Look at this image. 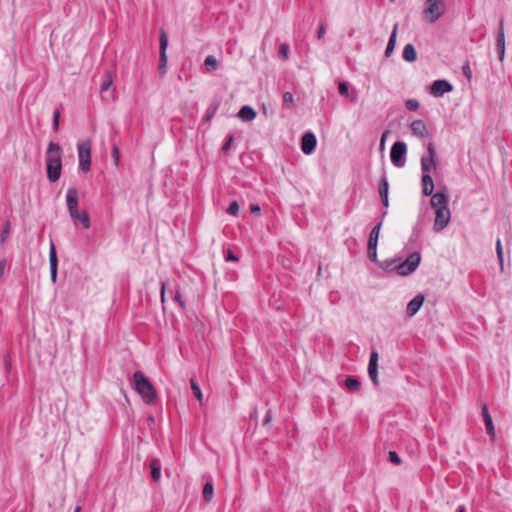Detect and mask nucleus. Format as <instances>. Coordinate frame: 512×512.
Returning <instances> with one entry per match:
<instances>
[{
  "label": "nucleus",
  "mask_w": 512,
  "mask_h": 512,
  "mask_svg": "<svg viewBox=\"0 0 512 512\" xmlns=\"http://www.w3.org/2000/svg\"><path fill=\"white\" fill-rule=\"evenodd\" d=\"M218 65V60L212 55L207 56L204 60V66L208 71L217 69Z\"/></svg>",
  "instance_id": "c85d7f7f"
},
{
  "label": "nucleus",
  "mask_w": 512,
  "mask_h": 512,
  "mask_svg": "<svg viewBox=\"0 0 512 512\" xmlns=\"http://www.w3.org/2000/svg\"><path fill=\"white\" fill-rule=\"evenodd\" d=\"M386 134H387V133L385 132V133H383V135H382V138H381V147H384V142H385Z\"/></svg>",
  "instance_id": "13d9d810"
},
{
  "label": "nucleus",
  "mask_w": 512,
  "mask_h": 512,
  "mask_svg": "<svg viewBox=\"0 0 512 512\" xmlns=\"http://www.w3.org/2000/svg\"><path fill=\"white\" fill-rule=\"evenodd\" d=\"M453 90L452 84L444 79L435 80L430 86V94L435 97H441Z\"/></svg>",
  "instance_id": "9d476101"
},
{
  "label": "nucleus",
  "mask_w": 512,
  "mask_h": 512,
  "mask_svg": "<svg viewBox=\"0 0 512 512\" xmlns=\"http://www.w3.org/2000/svg\"><path fill=\"white\" fill-rule=\"evenodd\" d=\"M378 352L376 350H372L370 353L369 363H368V375L371 381L375 386L379 384L378 381Z\"/></svg>",
  "instance_id": "9b49d317"
},
{
  "label": "nucleus",
  "mask_w": 512,
  "mask_h": 512,
  "mask_svg": "<svg viewBox=\"0 0 512 512\" xmlns=\"http://www.w3.org/2000/svg\"><path fill=\"white\" fill-rule=\"evenodd\" d=\"M49 264H50L51 280L53 283H55L56 279H57L58 259H57L56 247H55V244L53 241L50 242Z\"/></svg>",
  "instance_id": "2eb2a0df"
},
{
  "label": "nucleus",
  "mask_w": 512,
  "mask_h": 512,
  "mask_svg": "<svg viewBox=\"0 0 512 512\" xmlns=\"http://www.w3.org/2000/svg\"><path fill=\"white\" fill-rule=\"evenodd\" d=\"M324 33H325V24L321 23L319 30H318V35H317L319 40H321L323 38Z\"/></svg>",
  "instance_id": "603ef678"
},
{
  "label": "nucleus",
  "mask_w": 512,
  "mask_h": 512,
  "mask_svg": "<svg viewBox=\"0 0 512 512\" xmlns=\"http://www.w3.org/2000/svg\"><path fill=\"white\" fill-rule=\"evenodd\" d=\"M159 64H158V70L161 75H164L166 73L167 68V46H168V37L166 32L161 29L159 33Z\"/></svg>",
  "instance_id": "6e6552de"
},
{
  "label": "nucleus",
  "mask_w": 512,
  "mask_h": 512,
  "mask_svg": "<svg viewBox=\"0 0 512 512\" xmlns=\"http://www.w3.org/2000/svg\"><path fill=\"white\" fill-rule=\"evenodd\" d=\"M421 261L420 253H411L402 263L395 266V270L401 276H407L414 272Z\"/></svg>",
  "instance_id": "39448f33"
},
{
  "label": "nucleus",
  "mask_w": 512,
  "mask_h": 512,
  "mask_svg": "<svg viewBox=\"0 0 512 512\" xmlns=\"http://www.w3.org/2000/svg\"><path fill=\"white\" fill-rule=\"evenodd\" d=\"M496 50L500 61H503L505 56V34H504V20L501 19L496 35Z\"/></svg>",
  "instance_id": "4468645a"
},
{
  "label": "nucleus",
  "mask_w": 512,
  "mask_h": 512,
  "mask_svg": "<svg viewBox=\"0 0 512 512\" xmlns=\"http://www.w3.org/2000/svg\"><path fill=\"white\" fill-rule=\"evenodd\" d=\"M405 106L409 111H416L419 108V102L416 99H409L406 101Z\"/></svg>",
  "instance_id": "e433bc0d"
},
{
  "label": "nucleus",
  "mask_w": 512,
  "mask_h": 512,
  "mask_svg": "<svg viewBox=\"0 0 512 512\" xmlns=\"http://www.w3.org/2000/svg\"><path fill=\"white\" fill-rule=\"evenodd\" d=\"M250 211H251L252 213L259 212V211H260V207H259L258 205H256V204H252V205L250 206Z\"/></svg>",
  "instance_id": "6e6d98bb"
},
{
  "label": "nucleus",
  "mask_w": 512,
  "mask_h": 512,
  "mask_svg": "<svg viewBox=\"0 0 512 512\" xmlns=\"http://www.w3.org/2000/svg\"><path fill=\"white\" fill-rule=\"evenodd\" d=\"M218 109V104H214V105H211L207 111H206V116H205V120L206 121H209L216 113Z\"/></svg>",
  "instance_id": "58836bf2"
},
{
  "label": "nucleus",
  "mask_w": 512,
  "mask_h": 512,
  "mask_svg": "<svg viewBox=\"0 0 512 512\" xmlns=\"http://www.w3.org/2000/svg\"><path fill=\"white\" fill-rule=\"evenodd\" d=\"M481 410H482V416H483V420H484L485 427H486V432L488 435H490L493 438L495 436V429H494L492 417L488 411L487 405L483 404Z\"/></svg>",
  "instance_id": "6ab92c4d"
},
{
  "label": "nucleus",
  "mask_w": 512,
  "mask_h": 512,
  "mask_svg": "<svg viewBox=\"0 0 512 512\" xmlns=\"http://www.w3.org/2000/svg\"><path fill=\"white\" fill-rule=\"evenodd\" d=\"M66 203L69 214L78 210V190L75 187L68 188L66 192Z\"/></svg>",
  "instance_id": "f3484780"
},
{
  "label": "nucleus",
  "mask_w": 512,
  "mask_h": 512,
  "mask_svg": "<svg viewBox=\"0 0 512 512\" xmlns=\"http://www.w3.org/2000/svg\"><path fill=\"white\" fill-rule=\"evenodd\" d=\"M62 149L59 144L50 142L46 151L47 178L54 183L59 180L62 169Z\"/></svg>",
  "instance_id": "f257e3e1"
},
{
  "label": "nucleus",
  "mask_w": 512,
  "mask_h": 512,
  "mask_svg": "<svg viewBox=\"0 0 512 512\" xmlns=\"http://www.w3.org/2000/svg\"><path fill=\"white\" fill-rule=\"evenodd\" d=\"M174 301L179 304L181 310L185 309V302L183 301L181 293L179 291H176L174 295Z\"/></svg>",
  "instance_id": "c03bdc74"
},
{
  "label": "nucleus",
  "mask_w": 512,
  "mask_h": 512,
  "mask_svg": "<svg viewBox=\"0 0 512 512\" xmlns=\"http://www.w3.org/2000/svg\"><path fill=\"white\" fill-rule=\"evenodd\" d=\"M381 201H382V204H383L384 207L387 208L389 206V198H388V196L381 197Z\"/></svg>",
  "instance_id": "5fc2aeb1"
},
{
  "label": "nucleus",
  "mask_w": 512,
  "mask_h": 512,
  "mask_svg": "<svg viewBox=\"0 0 512 512\" xmlns=\"http://www.w3.org/2000/svg\"><path fill=\"white\" fill-rule=\"evenodd\" d=\"M69 215L74 223L80 222L84 229L90 228L91 223H90V218H89V215L87 214V212H85V211L80 212L79 210H75V211L71 212Z\"/></svg>",
  "instance_id": "a211bd4d"
},
{
  "label": "nucleus",
  "mask_w": 512,
  "mask_h": 512,
  "mask_svg": "<svg viewBox=\"0 0 512 512\" xmlns=\"http://www.w3.org/2000/svg\"><path fill=\"white\" fill-rule=\"evenodd\" d=\"M225 259L226 261H238V257L231 250L227 251Z\"/></svg>",
  "instance_id": "3c124183"
},
{
  "label": "nucleus",
  "mask_w": 512,
  "mask_h": 512,
  "mask_svg": "<svg viewBox=\"0 0 512 512\" xmlns=\"http://www.w3.org/2000/svg\"><path fill=\"white\" fill-rule=\"evenodd\" d=\"M462 72L463 74L468 78V79H471L472 78V71H471V68H470V64L469 62H465L462 66Z\"/></svg>",
  "instance_id": "37998d69"
},
{
  "label": "nucleus",
  "mask_w": 512,
  "mask_h": 512,
  "mask_svg": "<svg viewBox=\"0 0 512 512\" xmlns=\"http://www.w3.org/2000/svg\"><path fill=\"white\" fill-rule=\"evenodd\" d=\"M79 169L86 173L91 168V141L83 140L77 143Z\"/></svg>",
  "instance_id": "7ed1b4c3"
},
{
  "label": "nucleus",
  "mask_w": 512,
  "mask_h": 512,
  "mask_svg": "<svg viewBox=\"0 0 512 512\" xmlns=\"http://www.w3.org/2000/svg\"><path fill=\"white\" fill-rule=\"evenodd\" d=\"M74 512H81V507L80 506H77L74 510Z\"/></svg>",
  "instance_id": "052dcab7"
},
{
  "label": "nucleus",
  "mask_w": 512,
  "mask_h": 512,
  "mask_svg": "<svg viewBox=\"0 0 512 512\" xmlns=\"http://www.w3.org/2000/svg\"><path fill=\"white\" fill-rule=\"evenodd\" d=\"M396 262V260L392 259L390 261H385L383 263H380V266L384 269V270H391V266Z\"/></svg>",
  "instance_id": "de8ad7c7"
},
{
  "label": "nucleus",
  "mask_w": 512,
  "mask_h": 512,
  "mask_svg": "<svg viewBox=\"0 0 512 512\" xmlns=\"http://www.w3.org/2000/svg\"><path fill=\"white\" fill-rule=\"evenodd\" d=\"M397 30H398V23H395L393 30L391 32L390 38L388 40L387 47L384 52L386 57H390L395 49L396 39H397Z\"/></svg>",
  "instance_id": "b1692460"
},
{
  "label": "nucleus",
  "mask_w": 512,
  "mask_h": 512,
  "mask_svg": "<svg viewBox=\"0 0 512 512\" xmlns=\"http://www.w3.org/2000/svg\"><path fill=\"white\" fill-rule=\"evenodd\" d=\"M135 390L140 394L147 404H152L157 398L156 389L151 381L141 372L136 371L133 374Z\"/></svg>",
  "instance_id": "f03ea898"
},
{
  "label": "nucleus",
  "mask_w": 512,
  "mask_h": 512,
  "mask_svg": "<svg viewBox=\"0 0 512 512\" xmlns=\"http://www.w3.org/2000/svg\"><path fill=\"white\" fill-rule=\"evenodd\" d=\"M317 139L314 133L307 132L301 138V150L304 154L310 155L314 152Z\"/></svg>",
  "instance_id": "f8f14e48"
},
{
  "label": "nucleus",
  "mask_w": 512,
  "mask_h": 512,
  "mask_svg": "<svg viewBox=\"0 0 512 512\" xmlns=\"http://www.w3.org/2000/svg\"><path fill=\"white\" fill-rule=\"evenodd\" d=\"M9 232H10V226H9V223H6L5 227L2 229V231L0 233V241L2 243L5 242L6 236L9 234Z\"/></svg>",
  "instance_id": "a18cd8bd"
},
{
  "label": "nucleus",
  "mask_w": 512,
  "mask_h": 512,
  "mask_svg": "<svg viewBox=\"0 0 512 512\" xmlns=\"http://www.w3.org/2000/svg\"><path fill=\"white\" fill-rule=\"evenodd\" d=\"M437 167V152L433 143H428L427 153L421 157L422 173H430L432 169Z\"/></svg>",
  "instance_id": "0eeeda50"
},
{
  "label": "nucleus",
  "mask_w": 512,
  "mask_h": 512,
  "mask_svg": "<svg viewBox=\"0 0 512 512\" xmlns=\"http://www.w3.org/2000/svg\"><path fill=\"white\" fill-rule=\"evenodd\" d=\"M368 258L375 263H379L377 259V246H368L367 247Z\"/></svg>",
  "instance_id": "473e14b6"
},
{
  "label": "nucleus",
  "mask_w": 512,
  "mask_h": 512,
  "mask_svg": "<svg viewBox=\"0 0 512 512\" xmlns=\"http://www.w3.org/2000/svg\"><path fill=\"white\" fill-rule=\"evenodd\" d=\"M378 190H379L380 198L383 197V196H388V193H389V183H388V180H387L385 172H383V174H382V176H381V178L379 180Z\"/></svg>",
  "instance_id": "bb28decb"
},
{
  "label": "nucleus",
  "mask_w": 512,
  "mask_h": 512,
  "mask_svg": "<svg viewBox=\"0 0 512 512\" xmlns=\"http://www.w3.org/2000/svg\"><path fill=\"white\" fill-rule=\"evenodd\" d=\"M407 145L403 141L395 142L390 151V159L397 168H402L406 164Z\"/></svg>",
  "instance_id": "423d86ee"
},
{
  "label": "nucleus",
  "mask_w": 512,
  "mask_h": 512,
  "mask_svg": "<svg viewBox=\"0 0 512 512\" xmlns=\"http://www.w3.org/2000/svg\"><path fill=\"white\" fill-rule=\"evenodd\" d=\"M112 158L116 166L119 165L120 157H119V148L116 144L112 147Z\"/></svg>",
  "instance_id": "a19ab883"
},
{
  "label": "nucleus",
  "mask_w": 512,
  "mask_h": 512,
  "mask_svg": "<svg viewBox=\"0 0 512 512\" xmlns=\"http://www.w3.org/2000/svg\"><path fill=\"white\" fill-rule=\"evenodd\" d=\"M59 119H60V112L58 110H55L54 114H53V127H54V130H56V131L59 129Z\"/></svg>",
  "instance_id": "49530a36"
},
{
  "label": "nucleus",
  "mask_w": 512,
  "mask_h": 512,
  "mask_svg": "<svg viewBox=\"0 0 512 512\" xmlns=\"http://www.w3.org/2000/svg\"><path fill=\"white\" fill-rule=\"evenodd\" d=\"M348 90H349V87H348V84L346 82H340L338 84V91H339V94L341 96L348 95Z\"/></svg>",
  "instance_id": "79ce46f5"
},
{
  "label": "nucleus",
  "mask_w": 512,
  "mask_h": 512,
  "mask_svg": "<svg viewBox=\"0 0 512 512\" xmlns=\"http://www.w3.org/2000/svg\"><path fill=\"white\" fill-rule=\"evenodd\" d=\"M360 386H361V382L359 381V379H357L355 377L349 376L345 380V387L350 392L358 391L360 389Z\"/></svg>",
  "instance_id": "cd10ccee"
},
{
  "label": "nucleus",
  "mask_w": 512,
  "mask_h": 512,
  "mask_svg": "<svg viewBox=\"0 0 512 512\" xmlns=\"http://www.w3.org/2000/svg\"><path fill=\"white\" fill-rule=\"evenodd\" d=\"M294 102V96L291 92H285L283 94V104L285 107L290 108Z\"/></svg>",
  "instance_id": "f704fd0d"
},
{
  "label": "nucleus",
  "mask_w": 512,
  "mask_h": 512,
  "mask_svg": "<svg viewBox=\"0 0 512 512\" xmlns=\"http://www.w3.org/2000/svg\"><path fill=\"white\" fill-rule=\"evenodd\" d=\"M458 512H465L464 506H459L458 507Z\"/></svg>",
  "instance_id": "bf43d9fd"
},
{
  "label": "nucleus",
  "mask_w": 512,
  "mask_h": 512,
  "mask_svg": "<svg viewBox=\"0 0 512 512\" xmlns=\"http://www.w3.org/2000/svg\"><path fill=\"white\" fill-rule=\"evenodd\" d=\"M6 267H7V260L1 259L0 260V279L4 276Z\"/></svg>",
  "instance_id": "09e8293b"
},
{
  "label": "nucleus",
  "mask_w": 512,
  "mask_h": 512,
  "mask_svg": "<svg viewBox=\"0 0 512 512\" xmlns=\"http://www.w3.org/2000/svg\"><path fill=\"white\" fill-rule=\"evenodd\" d=\"M233 140H234V136L232 134L228 135L226 142L222 146V152L223 153H225V154L228 153V151H229V149H230V147L232 145Z\"/></svg>",
  "instance_id": "ea45409f"
},
{
  "label": "nucleus",
  "mask_w": 512,
  "mask_h": 512,
  "mask_svg": "<svg viewBox=\"0 0 512 512\" xmlns=\"http://www.w3.org/2000/svg\"><path fill=\"white\" fill-rule=\"evenodd\" d=\"M424 295L419 293L412 300H410L407 304L406 312L408 316L412 317L417 314L424 303Z\"/></svg>",
  "instance_id": "dca6fc26"
},
{
  "label": "nucleus",
  "mask_w": 512,
  "mask_h": 512,
  "mask_svg": "<svg viewBox=\"0 0 512 512\" xmlns=\"http://www.w3.org/2000/svg\"><path fill=\"white\" fill-rule=\"evenodd\" d=\"M165 291H166V283L161 282L160 298H161L162 305H164V303H165Z\"/></svg>",
  "instance_id": "8fccbe9b"
},
{
  "label": "nucleus",
  "mask_w": 512,
  "mask_h": 512,
  "mask_svg": "<svg viewBox=\"0 0 512 512\" xmlns=\"http://www.w3.org/2000/svg\"><path fill=\"white\" fill-rule=\"evenodd\" d=\"M451 219V212L449 207H442L440 209H435V220H434V231L441 232L445 229Z\"/></svg>",
  "instance_id": "1a4fd4ad"
},
{
  "label": "nucleus",
  "mask_w": 512,
  "mask_h": 512,
  "mask_svg": "<svg viewBox=\"0 0 512 512\" xmlns=\"http://www.w3.org/2000/svg\"><path fill=\"white\" fill-rule=\"evenodd\" d=\"M278 54L282 59H284V60L288 59L289 46L285 43L281 44L278 49Z\"/></svg>",
  "instance_id": "72a5a7b5"
},
{
  "label": "nucleus",
  "mask_w": 512,
  "mask_h": 512,
  "mask_svg": "<svg viewBox=\"0 0 512 512\" xmlns=\"http://www.w3.org/2000/svg\"><path fill=\"white\" fill-rule=\"evenodd\" d=\"M391 2H393L394 0H390Z\"/></svg>",
  "instance_id": "680f3d73"
},
{
  "label": "nucleus",
  "mask_w": 512,
  "mask_h": 512,
  "mask_svg": "<svg viewBox=\"0 0 512 512\" xmlns=\"http://www.w3.org/2000/svg\"><path fill=\"white\" fill-rule=\"evenodd\" d=\"M381 226H382V222H379L371 230L369 239H368V246H377L378 245Z\"/></svg>",
  "instance_id": "a878e982"
},
{
  "label": "nucleus",
  "mask_w": 512,
  "mask_h": 512,
  "mask_svg": "<svg viewBox=\"0 0 512 512\" xmlns=\"http://www.w3.org/2000/svg\"><path fill=\"white\" fill-rule=\"evenodd\" d=\"M256 115V111L249 105L242 106L237 114V116L244 122L254 120Z\"/></svg>",
  "instance_id": "4be33fe9"
},
{
  "label": "nucleus",
  "mask_w": 512,
  "mask_h": 512,
  "mask_svg": "<svg viewBox=\"0 0 512 512\" xmlns=\"http://www.w3.org/2000/svg\"><path fill=\"white\" fill-rule=\"evenodd\" d=\"M213 484L211 482H207L203 487V498L205 501L209 502L213 496Z\"/></svg>",
  "instance_id": "7c9ffc66"
},
{
  "label": "nucleus",
  "mask_w": 512,
  "mask_h": 512,
  "mask_svg": "<svg viewBox=\"0 0 512 512\" xmlns=\"http://www.w3.org/2000/svg\"><path fill=\"white\" fill-rule=\"evenodd\" d=\"M388 460L395 464V465H400L401 464V459L399 457V455L395 452V451H389L388 453Z\"/></svg>",
  "instance_id": "4c0bfd02"
},
{
  "label": "nucleus",
  "mask_w": 512,
  "mask_h": 512,
  "mask_svg": "<svg viewBox=\"0 0 512 512\" xmlns=\"http://www.w3.org/2000/svg\"><path fill=\"white\" fill-rule=\"evenodd\" d=\"M421 187H422V193L425 196L432 195V193L434 191V182H433L432 177L430 176V173H422Z\"/></svg>",
  "instance_id": "aec40b11"
},
{
  "label": "nucleus",
  "mask_w": 512,
  "mask_h": 512,
  "mask_svg": "<svg viewBox=\"0 0 512 512\" xmlns=\"http://www.w3.org/2000/svg\"><path fill=\"white\" fill-rule=\"evenodd\" d=\"M226 212L230 215L237 216L239 212V205L237 201H232L226 209Z\"/></svg>",
  "instance_id": "c9c22d12"
},
{
  "label": "nucleus",
  "mask_w": 512,
  "mask_h": 512,
  "mask_svg": "<svg viewBox=\"0 0 512 512\" xmlns=\"http://www.w3.org/2000/svg\"><path fill=\"white\" fill-rule=\"evenodd\" d=\"M111 84H112V80L111 79L103 82L102 85H101V91L107 90L110 87Z\"/></svg>",
  "instance_id": "864d4df0"
},
{
  "label": "nucleus",
  "mask_w": 512,
  "mask_h": 512,
  "mask_svg": "<svg viewBox=\"0 0 512 512\" xmlns=\"http://www.w3.org/2000/svg\"><path fill=\"white\" fill-rule=\"evenodd\" d=\"M150 475L153 482H158L161 477V462L154 458L149 463Z\"/></svg>",
  "instance_id": "5701e85b"
},
{
  "label": "nucleus",
  "mask_w": 512,
  "mask_h": 512,
  "mask_svg": "<svg viewBox=\"0 0 512 512\" xmlns=\"http://www.w3.org/2000/svg\"><path fill=\"white\" fill-rule=\"evenodd\" d=\"M190 385H191V388L193 390L195 397L201 402L202 398H203V394L201 392L199 385L195 382L194 379L190 380Z\"/></svg>",
  "instance_id": "2f4dec72"
},
{
  "label": "nucleus",
  "mask_w": 512,
  "mask_h": 512,
  "mask_svg": "<svg viewBox=\"0 0 512 512\" xmlns=\"http://www.w3.org/2000/svg\"><path fill=\"white\" fill-rule=\"evenodd\" d=\"M410 128H411L413 135L421 137V138L428 137V131H427L424 121L415 120L411 123Z\"/></svg>",
  "instance_id": "412c9836"
},
{
  "label": "nucleus",
  "mask_w": 512,
  "mask_h": 512,
  "mask_svg": "<svg viewBox=\"0 0 512 512\" xmlns=\"http://www.w3.org/2000/svg\"><path fill=\"white\" fill-rule=\"evenodd\" d=\"M496 254H497V259L499 261L500 270L503 271V269H504L503 248H502V243H501L500 238H498L496 241Z\"/></svg>",
  "instance_id": "c756f323"
},
{
  "label": "nucleus",
  "mask_w": 512,
  "mask_h": 512,
  "mask_svg": "<svg viewBox=\"0 0 512 512\" xmlns=\"http://www.w3.org/2000/svg\"><path fill=\"white\" fill-rule=\"evenodd\" d=\"M270 421H271V415H270V411H268L265 416V419H264V424H268Z\"/></svg>",
  "instance_id": "4d7b16f0"
},
{
  "label": "nucleus",
  "mask_w": 512,
  "mask_h": 512,
  "mask_svg": "<svg viewBox=\"0 0 512 512\" xmlns=\"http://www.w3.org/2000/svg\"><path fill=\"white\" fill-rule=\"evenodd\" d=\"M430 204L434 209H440L442 207H448V194L446 188L438 190L436 193H432Z\"/></svg>",
  "instance_id": "ddd939ff"
},
{
  "label": "nucleus",
  "mask_w": 512,
  "mask_h": 512,
  "mask_svg": "<svg viewBox=\"0 0 512 512\" xmlns=\"http://www.w3.org/2000/svg\"><path fill=\"white\" fill-rule=\"evenodd\" d=\"M402 57L405 61L413 63L417 59V53L412 44H406L403 48Z\"/></svg>",
  "instance_id": "393cba45"
},
{
  "label": "nucleus",
  "mask_w": 512,
  "mask_h": 512,
  "mask_svg": "<svg viewBox=\"0 0 512 512\" xmlns=\"http://www.w3.org/2000/svg\"><path fill=\"white\" fill-rule=\"evenodd\" d=\"M444 10L445 4L442 0H427L423 13L429 22L434 23L444 14Z\"/></svg>",
  "instance_id": "20e7f679"
}]
</instances>
